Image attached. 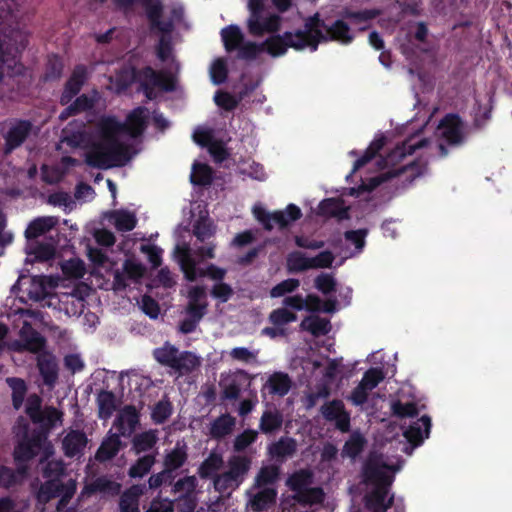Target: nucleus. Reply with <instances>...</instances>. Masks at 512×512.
I'll return each mask as SVG.
<instances>
[{
    "label": "nucleus",
    "mask_w": 512,
    "mask_h": 512,
    "mask_svg": "<svg viewBox=\"0 0 512 512\" xmlns=\"http://www.w3.org/2000/svg\"><path fill=\"white\" fill-rule=\"evenodd\" d=\"M382 14V10L378 8L363 9L353 11L345 9L341 15L343 19L348 20L349 25L357 27L359 31H365L371 26V21Z\"/></svg>",
    "instance_id": "obj_21"
},
{
    "label": "nucleus",
    "mask_w": 512,
    "mask_h": 512,
    "mask_svg": "<svg viewBox=\"0 0 512 512\" xmlns=\"http://www.w3.org/2000/svg\"><path fill=\"white\" fill-rule=\"evenodd\" d=\"M266 386L270 394L283 397L290 391L292 381L287 373L274 372L269 376Z\"/></svg>",
    "instance_id": "obj_35"
},
{
    "label": "nucleus",
    "mask_w": 512,
    "mask_h": 512,
    "mask_svg": "<svg viewBox=\"0 0 512 512\" xmlns=\"http://www.w3.org/2000/svg\"><path fill=\"white\" fill-rule=\"evenodd\" d=\"M42 398L34 393L28 396L26 401L25 412L33 423L41 422L42 418Z\"/></svg>",
    "instance_id": "obj_63"
},
{
    "label": "nucleus",
    "mask_w": 512,
    "mask_h": 512,
    "mask_svg": "<svg viewBox=\"0 0 512 512\" xmlns=\"http://www.w3.org/2000/svg\"><path fill=\"white\" fill-rule=\"evenodd\" d=\"M190 180L194 185H210L213 181V170L208 164L194 162L192 165Z\"/></svg>",
    "instance_id": "obj_43"
},
{
    "label": "nucleus",
    "mask_w": 512,
    "mask_h": 512,
    "mask_svg": "<svg viewBox=\"0 0 512 512\" xmlns=\"http://www.w3.org/2000/svg\"><path fill=\"white\" fill-rule=\"evenodd\" d=\"M366 445L365 437L358 431L353 432L343 446V454L351 458L357 457Z\"/></svg>",
    "instance_id": "obj_55"
},
{
    "label": "nucleus",
    "mask_w": 512,
    "mask_h": 512,
    "mask_svg": "<svg viewBox=\"0 0 512 512\" xmlns=\"http://www.w3.org/2000/svg\"><path fill=\"white\" fill-rule=\"evenodd\" d=\"M109 156L112 159L113 167L124 166L131 159L130 148L128 145L120 142L117 137H112L106 141Z\"/></svg>",
    "instance_id": "obj_30"
},
{
    "label": "nucleus",
    "mask_w": 512,
    "mask_h": 512,
    "mask_svg": "<svg viewBox=\"0 0 512 512\" xmlns=\"http://www.w3.org/2000/svg\"><path fill=\"white\" fill-rule=\"evenodd\" d=\"M118 81L121 89H127L134 82H139L148 99L153 98L155 87H160L167 92L173 91L175 88V81L171 75L157 72L151 66H145L141 69L131 67L130 70L123 71L118 75Z\"/></svg>",
    "instance_id": "obj_1"
},
{
    "label": "nucleus",
    "mask_w": 512,
    "mask_h": 512,
    "mask_svg": "<svg viewBox=\"0 0 512 512\" xmlns=\"http://www.w3.org/2000/svg\"><path fill=\"white\" fill-rule=\"evenodd\" d=\"M140 423V413L134 405H126L117 416L114 425L120 435L129 437Z\"/></svg>",
    "instance_id": "obj_20"
},
{
    "label": "nucleus",
    "mask_w": 512,
    "mask_h": 512,
    "mask_svg": "<svg viewBox=\"0 0 512 512\" xmlns=\"http://www.w3.org/2000/svg\"><path fill=\"white\" fill-rule=\"evenodd\" d=\"M317 214L326 218H335L337 221L350 219L349 207L345 206L342 198H325L318 205Z\"/></svg>",
    "instance_id": "obj_19"
},
{
    "label": "nucleus",
    "mask_w": 512,
    "mask_h": 512,
    "mask_svg": "<svg viewBox=\"0 0 512 512\" xmlns=\"http://www.w3.org/2000/svg\"><path fill=\"white\" fill-rule=\"evenodd\" d=\"M64 64L60 56L52 54L48 56L45 71L42 76L44 82L58 80L62 76Z\"/></svg>",
    "instance_id": "obj_50"
},
{
    "label": "nucleus",
    "mask_w": 512,
    "mask_h": 512,
    "mask_svg": "<svg viewBox=\"0 0 512 512\" xmlns=\"http://www.w3.org/2000/svg\"><path fill=\"white\" fill-rule=\"evenodd\" d=\"M325 35H327V41H337L342 44H350L354 39L349 23L343 19H337L331 25H327Z\"/></svg>",
    "instance_id": "obj_28"
},
{
    "label": "nucleus",
    "mask_w": 512,
    "mask_h": 512,
    "mask_svg": "<svg viewBox=\"0 0 512 512\" xmlns=\"http://www.w3.org/2000/svg\"><path fill=\"white\" fill-rule=\"evenodd\" d=\"M57 224L55 217H38L32 220L25 230V237L28 240L36 239L50 231Z\"/></svg>",
    "instance_id": "obj_33"
},
{
    "label": "nucleus",
    "mask_w": 512,
    "mask_h": 512,
    "mask_svg": "<svg viewBox=\"0 0 512 512\" xmlns=\"http://www.w3.org/2000/svg\"><path fill=\"white\" fill-rule=\"evenodd\" d=\"M389 466L378 458H369L363 467L366 482L373 483L375 489L366 497L367 507L384 506L388 488L393 482V476L388 474Z\"/></svg>",
    "instance_id": "obj_2"
},
{
    "label": "nucleus",
    "mask_w": 512,
    "mask_h": 512,
    "mask_svg": "<svg viewBox=\"0 0 512 512\" xmlns=\"http://www.w3.org/2000/svg\"><path fill=\"white\" fill-rule=\"evenodd\" d=\"M157 440L156 431L153 430L136 434L132 439L133 449L136 453L149 451L155 446Z\"/></svg>",
    "instance_id": "obj_53"
},
{
    "label": "nucleus",
    "mask_w": 512,
    "mask_h": 512,
    "mask_svg": "<svg viewBox=\"0 0 512 512\" xmlns=\"http://www.w3.org/2000/svg\"><path fill=\"white\" fill-rule=\"evenodd\" d=\"M32 128L33 125L29 120H14L9 130L3 136L5 140L4 153L10 154L20 147L30 135Z\"/></svg>",
    "instance_id": "obj_12"
},
{
    "label": "nucleus",
    "mask_w": 512,
    "mask_h": 512,
    "mask_svg": "<svg viewBox=\"0 0 512 512\" xmlns=\"http://www.w3.org/2000/svg\"><path fill=\"white\" fill-rule=\"evenodd\" d=\"M99 418L108 419L116 410L115 395L111 391H101L97 398Z\"/></svg>",
    "instance_id": "obj_51"
},
{
    "label": "nucleus",
    "mask_w": 512,
    "mask_h": 512,
    "mask_svg": "<svg viewBox=\"0 0 512 512\" xmlns=\"http://www.w3.org/2000/svg\"><path fill=\"white\" fill-rule=\"evenodd\" d=\"M269 322L274 326L282 328V326L297 320V315L289 311L287 308H277L269 314Z\"/></svg>",
    "instance_id": "obj_64"
},
{
    "label": "nucleus",
    "mask_w": 512,
    "mask_h": 512,
    "mask_svg": "<svg viewBox=\"0 0 512 512\" xmlns=\"http://www.w3.org/2000/svg\"><path fill=\"white\" fill-rule=\"evenodd\" d=\"M144 484H134L120 496L119 512H140V497L145 493Z\"/></svg>",
    "instance_id": "obj_25"
},
{
    "label": "nucleus",
    "mask_w": 512,
    "mask_h": 512,
    "mask_svg": "<svg viewBox=\"0 0 512 512\" xmlns=\"http://www.w3.org/2000/svg\"><path fill=\"white\" fill-rule=\"evenodd\" d=\"M197 479L195 476H185L178 479L172 486L171 492L176 495L182 493L178 499L186 498L190 496L197 487Z\"/></svg>",
    "instance_id": "obj_59"
},
{
    "label": "nucleus",
    "mask_w": 512,
    "mask_h": 512,
    "mask_svg": "<svg viewBox=\"0 0 512 512\" xmlns=\"http://www.w3.org/2000/svg\"><path fill=\"white\" fill-rule=\"evenodd\" d=\"M152 354L160 365L170 368L180 376L188 375L200 366V360L193 352L180 351L168 341L155 348Z\"/></svg>",
    "instance_id": "obj_3"
},
{
    "label": "nucleus",
    "mask_w": 512,
    "mask_h": 512,
    "mask_svg": "<svg viewBox=\"0 0 512 512\" xmlns=\"http://www.w3.org/2000/svg\"><path fill=\"white\" fill-rule=\"evenodd\" d=\"M155 461L156 458L153 454H147L138 458L128 470L129 477L134 479L144 477L151 471Z\"/></svg>",
    "instance_id": "obj_49"
},
{
    "label": "nucleus",
    "mask_w": 512,
    "mask_h": 512,
    "mask_svg": "<svg viewBox=\"0 0 512 512\" xmlns=\"http://www.w3.org/2000/svg\"><path fill=\"white\" fill-rule=\"evenodd\" d=\"M426 170V163H422L420 160H414L411 163L404 165L400 168L388 170L379 176L373 177L369 181V185L365 187V190L372 191L377 188L383 182L399 177L403 174H408L406 180L412 183L416 178L422 176Z\"/></svg>",
    "instance_id": "obj_10"
},
{
    "label": "nucleus",
    "mask_w": 512,
    "mask_h": 512,
    "mask_svg": "<svg viewBox=\"0 0 512 512\" xmlns=\"http://www.w3.org/2000/svg\"><path fill=\"white\" fill-rule=\"evenodd\" d=\"M283 424V417L278 411L266 410L263 412L259 429L264 434H271L279 430Z\"/></svg>",
    "instance_id": "obj_45"
},
{
    "label": "nucleus",
    "mask_w": 512,
    "mask_h": 512,
    "mask_svg": "<svg viewBox=\"0 0 512 512\" xmlns=\"http://www.w3.org/2000/svg\"><path fill=\"white\" fill-rule=\"evenodd\" d=\"M248 10L249 17L246 24L252 36L260 37L280 30L281 17L278 14L267 13L264 0H249Z\"/></svg>",
    "instance_id": "obj_4"
},
{
    "label": "nucleus",
    "mask_w": 512,
    "mask_h": 512,
    "mask_svg": "<svg viewBox=\"0 0 512 512\" xmlns=\"http://www.w3.org/2000/svg\"><path fill=\"white\" fill-rule=\"evenodd\" d=\"M122 485L106 476L97 477L85 489L90 494L103 493L109 496H117L121 492Z\"/></svg>",
    "instance_id": "obj_32"
},
{
    "label": "nucleus",
    "mask_w": 512,
    "mask_h": 512,
    "mask_svg": "<svg viewBox=\"0 0 512 512\" xmlns=\"http://www.w3.org/2000/svg\"><path fill=\"white\" fill-rule=\"evenodd\" d=\"M7 385L12 390V405L15 410H19L24 402L27 394V384L24 379L19 377H8L6 378Z\"/></svg>",
    "instance_id": "obj_41"
},
{
    "label": "nucleus",
    "mask_w": 512,
    "mask_h": 512,
    "mask_svg": "<svg viewBox=\"0 0 512 512\" xmlns=\"http://www.w3.org/2000/svg\"><path fill=\"white\" fill-rule=\"evenodd\" d=\"M111 216L114 219V225L118 231L128 232L136 227L137 219L133 213L125 210H115L112 212Z\"/></svg>",
    "instance_id": "obj_54"
},
{
    "label": "nucleus",
    "mask_w": 512,
    "mask_h": 512,
    "mask_svg": "<svg viewBox=\"0 0 512 512\" xmlns=\"http://www.w3.org/2000/svg\"><path fill=\"white\" fill-rule=\"evenodd\" d=\"M312 483V473L307 469H301L291 474L287 479V486L295 494H300Z\"/></svg>",
    "instance_id": "obj_42"
},
{
    "label": "nucleus",
    "mask_w": 512,
    "mask_h": 512,
    "mask_svg": "<svg viewBox=\"0 0 512 512\" xmlns=\"http://www.w3.org/2000/svg\"><path fill=\"white\" fill-rule=\"evenodd\" d=\"M263 52L262 43L243 42L237 49V58L245 61L255 60Z\"/></svg>",
    "instance_id": "obj_62"
},
{
    "label": "nucleus",
    "mask_w": 512,
    "mask_h": 512,
    "mask_svg": "<svg viewBox=\"0 0 512 512\" xmlns=\"http://www.w3.org/2000/svg\"><path fill=\"white\" fill-rule=\"evenodd\" d=\"M120 436V433L108 434L97 449L95 459L99 462H106L116 457L123 447Z\"/></svg>",
    "instance_id": "obj_26"
},
{
    "label": "nucleus",
    "mask_w": 512,
    "mask_h": 512,
    "mask_svg": "<svg viewBox=\"0 0 512 512\" xmlns=\"http://www.w3.org/2000/svg\"><path fill=\"white\" fill-rule=\"evenodd\" d=\"M88 439L86 434L81 430H70L62 440V449L64 455L74 458L83 453Z\"/></svg>",
    "instance_id": "obj_24"
},
{
    "label": "nucleus",
    "mask_w": 512,
    "mask_h": 512,
    "mask_svg": "<svg viewBox=\"0 0 512 512\" xmlns=\"http://www.w3.org/2000/svg\"><path fill=\"white\" fill-rule=\"evenodd\" d=\"M326 29L325 21L320 18L319 13H315L305 20L303 29H296L294 32L299 35L297 37L305 49L308 48L311 52H315L320 43L327 42V35L323 32Z\"/></svg>",
    "instance_id": "obj_7"
},
{
    "label": "nucleus",
    "mask_w": 512,
    "mask_h": 512,
    "mask_svg": "<svg viewBox=\"0 0 512 512\" xmlns=\"http://www.w3.org/2000/svg\"><path fill=\"white\" fill-rule=\"evenodd\" d=\"M87 76V69L84 65H77L69 79L66 81L60 97V103L67 105L82 89Z\"/></svg>",
    "instance_id": "obj_17"
},
{
    "label": "nucleus",
    "mask_w": 512,
    "mask_h": 512,
    "mask_svg": "<svg viewBox=\"0 0 512 512\" xmlns=\"http://www.w3.org/2000/svg\"><path fill=\"white\" fill-rule=\"evenodd\" d=\"M36 361L37 369L44 385L50 389L54 388L59 377V366L56 356L49 351H44L37 356Z\"/></svg>",
    "instance_id": "obj_13"
},
{
    "label": "nucleus",
    "mask_w": 512,
    "mask_h": 512,
    "mask_svg": "<svg viewBox=\"0 0 512 512\" xmlns=\"http://www.w3.org/2000/svg\"><path fill=\"white\" fill-rule=\"evenodd\" d=\"M173 413V405L168 399L167 396H165L163 399L158 401L151 412V419L153 423L157 425L164 424L172 415Z\"/></svg>",
    "instance_id": "obj_52"
},
{
    "label": "nucleus",
    "mask_w": 512,
    "mask_h": 512,
    "mask_svg": "<svg viewBox=\"0 0 512 512\" xmlns=\"http://www.w3.org/2000/svg\"><path fill=\"white\" fill-rule=\"evenodd\" d=\"M431 426L430 416L423 415L416 421L411 422L403 432V436L413 448L418 447L429 437Z\"/></svg>",
    "instance_id": "obj_16"
},
{
    "label": "nucleus",
    "mask_w": 512,
    "mask_h": 512,
    "mask_svg": "<svg viewBox=\"0 0 512 512\" xmlns=\"http://www.w3.org/2000/svg\"><path fill=\"white\" fill-rule=\"evenodd\" d=\"M294 31H285L282 34H274L262 42L263 52L273 58L284 56L289 48L303 51L305 48Z\"/></svg>",
    "instance_id": "obj_9"
},
{
    "label": "nucleus",
    "mask_w": 512,
    "mask_h": 512,
    "mask_svg": "<svg viewBox=\"0 0 512 512\" xmlns=\"http://www.w3.org/2000/svg\"><path fill=\"white\" fill-rule=\"evenodd\" d=\"M442 130V138L450 145H458L463 141V122L458 114L450 113L445 115L439 124Z\"/></svg>",
    "instance_id": "obj_15"
},
{
    "label": "nucleus",
    "mask_w": 512,
    "mask_h": 512,
    "mask_svg": "<svg viewBox=\"0 0 512 512\" xmlns=\"http://www.w3.org/2000/svg\"><path fill=\"white\" fill-rule=\"evenodd\" d=\"M99 127L104 141L116 137L120 133H124L123 123L111 116L103 118L100 121Z\"/></svg>",
    "instance_id": "obj_58"
},
{
    "label": "nucleus",
    "mask_w": 512,
    "mask_h": 512,
    "mask_svg": "<svg viewBox=\"0 0 512 512\" xmlns=\"http://www.w3.org/2000/svg\"><path fill=\"white\" fill-rule=\"evenodd\" d=\"M429 141L426 138H422L420 140L414 141V138H408L402 142L401 145H398L392 153L389 155L390 158H403L406 155H412L417 150L424 148L428 145Z\"/></svg>",
    "instance_id": "obj_48"
},
{
    "label": "nucleus",
    "mask_w": 512,
    "mask_h": 512,
    "mask_svg": "<svg viewBox=\"0 0 512 512\" xmlns=\"http://www.w3.org/2000/svg\"><path fill=\"white\" fill-rule=\"evenodd\" d=\"M235 425V417L229 413L221 414L210 424L209 435L212 439L221 440L232 433Z\"/></svg>",
    "instance_id": "obj_27"
},
{
    "label": "nucleus",
    "mask_w": 512,
    "mask_h": 512,
    "mask_svg": "<svg viewBox=\"0 0 512 512\" xmlns=\"http://www.w3.org/2000/svg\"><path fill=\"white\" fill-rule=\"evenodd\" d=\"M188 460L187 446L177 443L175 447L166 453L163 459V466L165 468L177 471Z\"/></svg>",
    "instance_id": "obj_37"
},
{
    "label": "nucleus",
    "mask_w": 512,
    "mask_h": 512,
    "mask_svg": "<svg viewBox=\"0 0 512 512\" xmlns=\"http://www.w3.org/2000/svg\"><path fill=\"white\" fill-rule=\"evenodd\" d=\"M215 234V226L207 217H200L193 225V235L200 242H205Z\"/></svg>",
    "instance_id": "obj_57"
},
{
    "label": "nucleus",
    "mask_w": 512,
    "mask_h": 512,
    "mask_svg": "<svg viewBox=\"0 0 512 512\" xmlns=\"http://www.w3.org/2000/svg\"><path fill=\"white\" fill-rule=\"evenodd\" d=\"M287 270L290 273H300L311 268V258L306 257L301 251H292L286 258Z\"/></svg>",
    "instance_id": "obj_44"
},
{
    "label": "nucleus",
    "mask_w": 512,
    "mask_h": 512,
    "mask_svg": "<svg viewBox=\"0 0 512 512\" xmlns=\"http://www.w3.org/2000/svg\"><path fill=\"white\" fill-rule=\"evenodd\" d=\"M268 450L272 457L284 460L296 453L297 442L292 437H281L278 441L272 443Z\"/></svg>",
    "instance_id": "obj_34"
},
{
    "label": "nucleus",
    "mask_w": 512,
    "mask_h": 512,
    "mask_svg": "<svg viewBox=\"0 0 512 512\" xmlns=\"http://www.w3.org/2000/svg\"><path fill=\"white\" fill-rule=\"evenodd\" d=\"M85 163L93 168L107 170L113 168L106 141L95 143L85 155Z\"/></svg>",
    "instance_id": "obj_22"
},
{
    "label": "nucleus",
    "mask_w": 512,
    "mask_h": 512,
    "mask_svg": "<svg viewBox=\"0 0 512 512\" xmlns=\"http://www.w3.org/2000/svg\"><path fill=\"white\" fill-rule=\"evenodd\" d=\"M251 461L245 456H232L228 462V470L226 475L232 479L236 484L240 485L244 476L250 469Z\"/></svg>",
    "instance_id": "obj_31"
},
{
    "label": "nucleus",
    "mask_w": 512,
    "mask_h": 512,
    "mask_svg": "<svg viewBox=\"0 0 512 512\" xmlns=\"http://www.w3.org/2000/svg\"><path fill=\"white\" fill-rule=\"evenodd\" d=\"M277 491L275 488L266 487L258 491L251 499L250 506L255 512L266 511L271 505L275 504Z\"/></svg>",
    "instance_id": "obj_36"
},
{
    "label": "nucleus",
    "mask_w": 512,
    "mask_h": 512,
    "mask_svg": "<svg viewBox=\"0 0 512 512\" xmlns=\"http://www.w3.org/2000/svg\"><path fill=\"white\" fill-rule=\"evenodd\" d=\"M300 328L302 330L309 331L313 336L318 337L329 333L330 321L319 316H306L302 320Z\"/></svg>",
    "instance_id": "obj_40"
},
{
    "label": "nucleus",
    "mask_w": 512,
    "mask_h": 512,
    "mask_svg": "<svg viewBox=\"0 0 512 512\" xmlns=\"http://www.w3.org/2000/svg\"><path fill=\"white\" fill-rule=\"evenodd\" d=\"M280 474V468L276 465L264 466L258 472L255 478V485L257 487H263L274 484Z\"/></svg>",
    "instance_id": "obj_61"
},
{
    "label": "nucleus",
    "mask_w": 512,
    "mask_h": 512,
    "mask_svg": "<svg viewBox=\"0 0 512 512\" xmlns=\"http://www.w3.org/2000/svg\"><path fill=\"white\" fill-rule=\"evenodd\" d=\"M17 52L18 48L13 52L11 48L0 43V84L5 76L13 77L23 74L25 67L20 62Z\"/></svg>",
    "instance_id": "obj_14"
},
{
    "label": "nucleus",
    "mask_w": 512,
    "mask_h": 512,
    "mask_svg": "<svg viewBox=\"0 0 512 512\" xmlns=\"http://www.w3.org/2000/svg\"><path fill=\"white\" fill-rule=\"evenodd\" d=\"M256 219L262 224L263 228L271 231L274 224L280 229L286 228L291 222L297 221L302 217L301 209L295 204H289L285 211L267 212L263 208L253 210Z\"/></svg>",
    "instance_id": "obj_8"
},
{
    "label": "nucleus",
    "mask_w": 512,
    "mask_h": 512,
    "mask_svg": "<svg viewBox=\"0 0 512 512\" xmlns=\"http://www.w3.org/2000/svg\"><path fill=\"white\" fill-rule=\"evenodd\" d=\"M148 110L143 106L134 108L123 123L124 133L132 138L141 136L147 128Z\"/></svg>",
    "instance_id": "obj_18"
},
{
    "label": "nucleus",
    "mask_w": 512,
    "mask_h": 512,
    "mask_svg": "<svg viewBox=\"0 0 512 512\" xmlns=\"http://www.w3.org/2000/svg\"><path fill=\"white\" fill-rule=\"evenodd\" d=\"M179 264L185 278L188 281H195L198 277H209L212 280L222 282L227 271L215 264H209L205 269L197 267V261L193 258L188 247H177Z\"/></svg>",
    "instance_id": "obj_6"
},
{
    "label": "nucleus",
    "mask_w": 512,
    "mask_h": 512,
    "mask_svg": "<svg viewBox=\"0 0 512 512\" xmlns=\"http://www.w3.org/2000/svg\"><path fill=\"white\" fill-rule=\"evenodd\" d=\"M39 451L35 449L26 439L22 438L14 447V462H30Z\"/></svg>",
    "instance_id": "obj_56"
},
{
    "label": "nucleus",
    "mask_w": 512,
    "mask_h": 512,
    "mask_svg": "<svg viewBox=\"0 0 512 512\" xmlns=\"http://www.w3.org/2000/svg\"><path fill=\"white\" fill-rule=\"evenodd\" d=\"M114 4L124 12L132 11L139 4L145 10L151 29H157L162 33L172 31V23L162 20L164 6L161 0H114Z\"/></svg>",
    "instance_id": "obj_5"
},
{
    "label": "nucleus",
    "mask_w": 512,
    "mask_h": 512,
    "mask_svg": "<svg viewBox=\"0 0 512 512\" xmlns=\"http://www.w3.org/2000/svg\"><path fill=\"white\" fill-rule=\"evenodd\" d=\"M321 415L328 422H334L336 429L342 433H347L351 428V418L346 411L342 400L334 399L325 402L320 408Z\"/></svg>",
    "instance_id": "obj_11"
},
{
    "label": "nucleus",
    "mask_w": 512,
    "mask_h": 512,
    "mask_svg": "<svg viewBox=\"0 0 512 512\" xmlns=\"http://www.w3.org/2000/svg\"><path fill=\"white\" fill-rule=\"evenodd\" d=\"M27 296L33 301H41L47 296V288L44 276H33L27 289Z\"/></svg>",
    "instance_id": "obj_60"
},
{
    "label": "nucleus",
    "mask_w": 512,
    "mask_h": 512,
    "mask_svg": "<svg viewBox=\"0 0 512 512\" xmlns=\"http://www.w3.org/2000/svg\"><path fill=\"white\" fill-rule=\"evenodd\" d=\"M294 500L302 506L323 503L325 499L324 490L321 487H307L300 494L293 496Z\"/></svg>",
    "instance_id": "obj_46"
},
{
    "label": "nucleus",
    "mask_w": 512,
    "mask_h": 512,
    "mask_svg": "<svg viewBox=\"0 0 512 512\" xmlns=\"http://www.w3.org/2000/svg\"><path fill=\"white\" fill-rule=\"evenodd\" d=\"M221 38L227 52L235 51L244 42V34L237 25H228L221 30Z\"/></svg>",
    "instance_id": "obj_38"
},
{
    "label": "nucleus",
    "mask_w": 512,
    "mask_h": 512,
    "mask_svg": "<svg viewBox=\"0 0 512 512\" xmlns=\"http://www.w3.org/2000/svg\"><path fill=\"white\" fill-rule=\"evenodd\" d=\"M63 416V412L58 410L56 407L46 406L40 416L42 420L37 424H39L41 428L50 433L51 430L57 426V424L62 425Z\"/></svg>",
    "instance_id": "obj_47"
},
{
    "label": "nucleus",
    "mask_w": 512,
    "mask_h": 512,
    "mask_svg": "<svg viewBox=\"0 0 512 512\" xmlns=\"http://www.w3.org/2000/svg\"><path fill=\"white\" fill-rule=\"evenodd\" d=\"M20 336L22 342L18 343V351H28L37 354V356L45 351L46 338L34 328L23 329Z\"/></svg>",
    "instance_id": "obj_23"
},
{
    "label": "nucleus",
    "mask_w": 512,
    "mask_h": 512,
    "mask_svg": "<svg viewBox=\"0 0 512 512\" xmlns=\"http://www.w3.org/2000/svg\"><path fill=\"white\" fill-rule=\"evenodd\" d=\"M65 485L58 479H49L42 483L37 491L36 498L42 504L48 503L51 499L63 493Z\"/></svg>",
    "instance_id": "obj_39"
},
{
    "label": "nucleus",
    "mask_w": 512,
    "mask_h": 512,
    "mask_svg": "<svg viewBox=\"0 0 512 512\" xmlns=\"http://www.w3.org/2000/svg\"><path fill=\"white\" fill-rule=\"evenodd\" d=\"M224 466V459L221 453L211 451L208 457L200 464L197 473L201 479H214Z\"/></svg>",
    "instance_id": "obj_29"
}]
</instances>
